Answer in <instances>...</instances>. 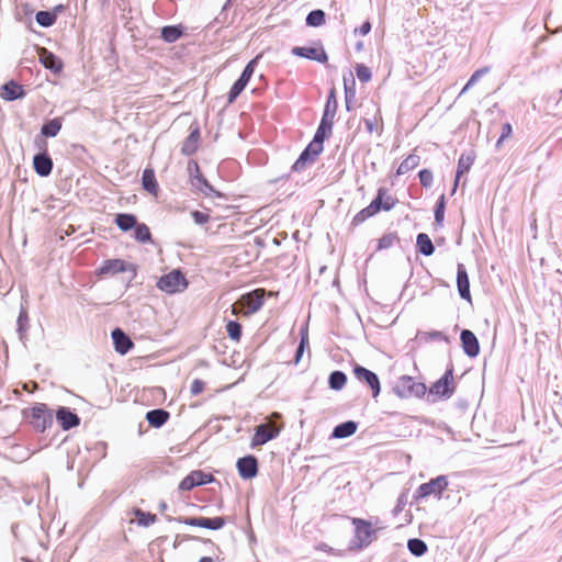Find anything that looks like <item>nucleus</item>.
Listing matches in <instances>:
<instances>
[{"label":"nucleus","mask_w":562,"mask_h":562,"mask_svg":"<svg viewBox=\"0 0 562 562\" xmlns=\"http://www.w3.org/2000/svg\"><path fill=\"white\" fill-rule=\"evenodd\" d=\"M336 109L337 102L335 93L331 91L326 102L324 114L321 124L314 135V138L293 164V171L299 172L303 170L307 162L314 161L315 158L323 151L324 139L331 133Z\"/></svg>","instance_id":"1"},{"label":"nucleus","mask_w":562,"mask_h":562,"mask_svg":"<svg viewBox=\"0 0 562 562\" xmlns=\"http://www.w3.org/2000/svg\"><path fill=\"white\" fill-rule=\"evenodd\" d=\"M355 526V538L351 541V549L360 550L372 542L374 530L370 521L361 518H352Z\"/></svg>","instance_id":"2"},{"label":"nucleus","mask_w":562,"mask_h":562,"mask_svg":"<svg viewBox=\"0 0 562 562\" xmlns=\"http://www.w3.org/2000/svg\"><path fill=\"white\" fill-rule=\"evenodd\" d=\"M394 393L402 398L416 396L420 397L426 393V385L413 380L412 376H401L393 387Z\"/></svg>","instance_id":"3"},{"label":"nucleus","mask_w":562,"mask_h":562,"mask_svg":"<svg viewBox=\"0 0 562 562\" xmlns=\"http://www.w3.org/2000/svg\"><path fill=\"white\" fill-rule=\"evenodd\" d=\"M265 290L257 289L240 297V300L233 306V313H237V308L244 310V314L250 315L258 312L263 304Z\"/></svg>","instance_id":"4"},{"label":"nucleus","mask_w":562,"mask_h":562,"mask_svg":"<svg viewBox=\"0 0 562 562\" xmlns=\"http://www.w3.org/2000/svg\"><path fill=\"white\" fill-rule=\"evenodd\" d=\"M158 289L167 293L181 292L187 289L188 282L179 270L162 276L157 282Z\"/></svg>","instance_id":"5"},{"label":"nucleus","mask_w":562,"mask_h":562,"mask_svg":"<svg viewBox=\"0 0 562 562\" xmlns=\"http://www.w3.org/2000/svg\"><path fill=\"white\" fill-rule=\"evenodd\" d=\"M31 423L41 432L53 424V413L46 404L40 403L31 408Z\"/></svg>","instance_id":"6"},{"label":"nucleus","mask_w":562,"mask_h":562,"mask_svg":"<svg viewBox=\"0 0 562 562\" xmlns=\"http://www.w3.org/2000/svg\"><path fill=\"white\" fill-rule=\"evenodd\" d=\"M448 486V480L445 475H439L427 483L422 484L416 493L418 498L429 495H440Z\"/></svg>","instance_id":"7"},{"label":"nucleus","mask_w":562,"mask_h":562,"mask_svg":"<svg viewBox=\"0 0 562 562\" xmlns=\"http://www.w3.org/2000/svg\"><path fill=\"white\" fill-rule=\"evenodd\" d=\"M353 374L360 382H364L369 385V387L372 391V396L374 398L379 396V394L381 392V385H380V380L374 372H372L361 366H356L353 368Z\"/></svg>","instance_id":"8"},{"label":"nucleus","mask_w":562,"mask_h":562,"mask_svg":"<svg viewBox=\"0 0 562 562\" xmlns=\"http://www.w3.org/2000/svg\"><path fill=\"white\" fill-rule=\"evenodd\" d=\"M213 481L211 473H205L201 470L192 471L179 484L181 491H190L195 486L204 485Z\"/></svg>","instance_id":"9"},{"label":"nucleus","mask_w":562,"mask_h":562,"mask_svg":"<svg viewBox=\"0 0 562 562\" xmlns=\"http://www.w3.org/2000/svg\"><path fill=\"white\" fill-rule=\"evenodd\" d=\"M452 381V369H450L431 385L429 390L430 394L438 395L440 397H450L453 392V389L451 387Z\"/></svg>","instance_id":"10"},{"label":"nucleus","mask_w":562,"mask_h":562,"mask_svg":"<svg viewBox=\"0 0 562 562\" xmlns=\"http://www.w3.org/2000/svg\"><path fill=\"white\" fill-rule=\"evenodd\" d=\"M184 525L192 527H202L212 530H218L225 526L223 517L205 518V517H190L180 520Z\"/></svg>","instance_id":"11"},{"label":"nucleus","mask_w":562,"mask_h":562,"mask_svg":"<svg viewBox=\"0 0 562 562\" xmlns=\"http://www.w3.org/2000/svg\"><path fill=\"white\" fill-rule=\"evenodd\" d=\"M292 54L297 57L307 58L311 60H316L318 63L325 64L328 59V56L323 47H293Z\"/></svg>","instance_id":"12"},{"label":"nucleus","mask_w":562,"mask_h":562,"mask_svg":"<svg viewBox=\"0 0 562 562\" xmlns=\"http://www.w3.org/2000/svg\"><path fill=\"white\" fill-rule=\"evenodd\" d=\"M236 467L240 477L245 480L252 479L258 473V462L254 456H246L238 459Z\"/></svg>","instance_id":"13"},{"label":"nucleus","mask_w":562,"mask_h":562,"mask_svg":"<svg viewBox=\"0 0 562 562\" xmlns=\"http://www.w3.org/2000/svg\"><path fill=\"white\" fill-rule=\"evenodd\" d=\"M279 435V429L274 426L261 424L256 428L255 436L252 438L254 446H261L269 440L276 438Z\"/></svg>","instance_id":"14"},{"label":"nucleus","mask_w":562,"mask_h":562,"mask_svg":"<svg viewBox=\"0 0 562 562\" xmlns=\"http://www.w3.org/2000/svg\"><path fill=\"white\" fill-rule=\"evenodd\" d=\"M56 419L63 430H69L80 424V418L67 407H59L56 412Z\"/></svg>","instance_id":"15"},{"label":"nucleus","mask_w":562,"mask_h":562,"mask_svg":"<svg viewBox=\"0 0 562 562\" xmlns=\"http://www.w3.org/2000/svg\"><path fill=\"white\" fill-rule=\"evenodd\" d=\"M112 339L115 351L120 355H126L130 349L134 346L131 338L120 328H115L112 331Z\"/></svg>","instance_id":"16"},{"label":"nucleus","mask_w":562,"mask_h":562,"mask_svg":"<svg viewBox=\"0 0 562 562\" xmlns=\"http://www.w3.org/2000/svg\"><path fill=\"white\" fill-rule=\"evenodd\" d=\"M191 184L201 191L204 195H211L212 193H215V190L213 187L207 182V180L202 176L200 172L198 164H194V173H191ZM216 195H220V193L216 192Z\"/></svg>","instance_id":"17"},{"label":"nucleus","mask_w":562,"mask_h":562,"mask_svg":"<svg viewBox=\"0 0 562 562\" xmlns=\"http://www.w3.org/2000/svg\"><path fill=\"white\" fill-rule=\"evenodd\" d=\"M457 286L462 299L471 301L470 282L467 270L462 263L458 265Z\"/></svg>","instance_id":"18"},{"label":"nucleus","mask_w":562,"mask_h":562,"mask_svg":"<svg viewBox=\"0 0 562 562\" xmlns=\"http://www.w3.org/2000/svg\"><path fill=\"white\" fill-rule=\"evenodd\" d=\"M461 341H462L463 350L469 357L477 356V353L480 351L479 341H477L475 335L471 330H469V329L462 330Z\"/></svg>","instance_id":"19"},{"label":"nucleus","mask_w":562,"mask_h":562,"mask_svg":"<svg viewBox=\"0 0 562 562\" xmlns=\"http://www.w3.org/2000/svg\"><path fill=\"white\" fill-rule=\"evenodd\" d=\"M40 61L47 69H50L54 72H59L63 68V63L59 58H57L53 53L48 52L46 48L38 49Z\"/></svg>","instance_id":"20"},{"label":"nucleus","mask_w":562,"mask_h":562,"mask_svg":"<svg viewBox=\"0 0 562 562\" xmlns=\"http://www.w3.org/2000/svg\"><path fill=\"white\" fill-rule=\"evenodd\" d=\"M34 170L41 177H47L53 169V161L46 154H37L33 159Z\"/></svg>","instance_id":"21"},{"label":"nucleus","mask_w":562,"mask_h":562,"mask_svg":"<svg viewBox=\"0 0 562 562\" xmlns=\"http://www.w3.org/2000/svg\"><path fill=\"white\" fill-rule=\"evenodd\" d=\"M0 97L7 101H13L24 97V89L15 81L7 82L0 92Z\"/></svg>","instance_id":"22"},{"label":"nucleus","mask_w":562,"mask_h":562,"mask_svg":"<svg viewBox=\"0 0 562 562\" xmlns=\"http://www.w3.org/2000/svg\"><path fill=\"white\" fill-rule=\"evenodd\" d=\"M473 161H474V155L472 151L464 153L460 156L459 161H458L457 175H456L452 193L456 192L461 176L463 173H465L467 171H469V169L473 165Z\"/></svg>","instance_id":"23"},{"label":"nucleus","mask_w":562,"mask_h":562,"mask_svg":"<svg viewBox=\"0 0 562 562\" xmlns=\"http://www.w3.org/2000/svg\"><path fill=\"white\" fill-rule=\"evenodd\" d=\"M358 425L353 420H348L337 425L331 434V437L337 439H344L352 436L357 431Z\"/></svg>","instance_id":"24"},{"label":"nucleus","mask_w":562,"mask_h":562,"mask_svg":"<svg viewBox=\"0 0 562 562\" xmlns=\"http://www.w3.org/2000/svg\"><path fill=\"white\" fill-rule=\"evenodd\" d=\"M199 140H200V132H199V128L196 127L193 131H191L190 135L184 140L181 151L188 156L192 155L198 148Z\"/></svg>","instance_id":"25"},{"label":"nucleus","mask_w":562,"mask_h":562,"mask_svg":"<svg viewBox=\"0 0 562 562\" xmlns=\"http://www.w3.org/2000/svg\"><path fill=\"white\" fill-rule=\"evenodd\" d=\"M420 162V157L416 154L408 155L398 166L396 170L397 176H403L414 170Z\"/></svg>","instance_id":"26"},{"label":"nucleus","mask_w":562,"mask_h":562,"mask_svg":"<svg viewBox=\"0 0 562 562\" xmlns=\"http://www.w3.org/2000/svg\"><path fill=\"white\" fill-rule=\"evenodd\" d=\"M169 418V413L164 409H153L146 414L147 422L154 427H161Z\"/></svg>","instance_id":"27"},{"label":"nucleus","mask_w":562,"mask_h":562,"mask_svg":"<svg viewBox=\"0 0 562 562\" xmlns=\"http://www.w3.org/2000/svg\"><path fill=\"white\" fill-rule=\"evenodd\" d=\"M136 223H137V218L133 214L121 213V214H117L115 217V224L123 232H127V231L134 228L136 226Z\"/></svg>","instance_id":"28"},{"label":"nucleus","mask_w":562,"mask_h":562,"mask_svg":"<svg viewBox=\"0 0 562 562\" xmlns=\"http://www.w3.org/2000/svg\"><path fill=\"white\" fill-rule=\"evenodd\" d=\"M416 245L419 252H422L424 256H431L435 251L431 239L425 233L417 235Z\"/></svg>","instance_id":"29"},{"label":"nucleus","mask_w":562,"mask_h":562,"mask_svg":"<svg viewBox=\"0 0 562 562\" xmlns=\"http://www.w3.org/2000/svg\"><path fill=\"white\" fill-rule=\"evenodd\" d=\"M142 183L146 191L156 194L158 191V183L155 178L154 170L145 169L142 177Z\"/></svg>","instance_id":"30"},{"label":"nucleus","mask_w":562,"mask_h":562,"mask_svg":"<svg viewBox=\"0 0 562 562\" xmlns=\"http://www.w3.org/2000/svg\"><path fill=\"white\" fill-rule=\"evenodd\" d=\"M61 128V122L59 119H53L42 126V134L46 137H55Z\"/></svg>","instance_id":"31"},{"label":"nucleus","mask_w":562,"mask_h":562,"mask_svg":"<svg viewBox=\"0 0 562 562\" xmlns=\"http://www.w3.org/2000/svg\"><path fill=\"white\" fill-rule=\"evenodd\" d=\"M407 548L409 552L415 557H422L427 551V544L417 538L409 539L407 542Z\"/></svg>","instance_id":"32"},{"label":"nucleus","mask_w":562,"mask_h":562,"mask_svg":"<svg viewBox=\"0 0 562 562\" xmlns=\"http://www.w3.org/2000/svg\"><path fill=\"white\" fill-rule=\"evenodd\" d=\"M347 382V376L341 371H334L329 375V386L333 390L339 391L341 390Z\"/></svg>","instance_id":"33"},{"label":"nucleus","mask_w":562,"mask_h":562,"mask_svg":"<svg viewBox=\"0 0 562 562\" xmlns=\"http://www.w3.org/2000/svg\"><path fill=\"white\" fill-rule=\"evenodd\" d=\"M134 228H135L134 238L136 240H138L139 243H143V244L151 240V234L146 224L136 223V226Z\"/></svg>","instance_id":"34"},{"label":"nucleus","mask_w":562,"mask_h":562,"mask_svg":"<svg viewBox=\"0 0 562 562\" xmlns=\"http://www.w3.org/2000/svg\"><path fill=\"white\" fill-rule=\"evenodd\" d=\"M35 20L41 26L49 27L56 22V14L50 11H38Z\"/></svg>","instance_id":"35"},{"label":"nucleus","mask_w":562,"mask_h":562,"mask_svg":"<svg viewBox=\"0 0 562 562\" xmlns=\"http://www.w3.org/2000/svg\"><path fill=\"white\" fill-rule=\"evenodd\" d=\"M325 23V12L323 10L311 11L306 16V24L308 26H321Z\"/></svg>","instance_id":"36"},{"label":"nucleus","mask_w":562,"mask_h":562,"mask_svg":"<svg viewBox=\"0 0 562 562\" xmlns=\"http://www.w3.org/2000/svg\"><path fill=\"white\" fill-rule=\"evenodd\" d=\"M182 35V32L179 27L177 26H165L162 27L161 30V36L162 38L168 42V43H173L176 42L177 40L180 38V36Z\"/></svg>","instance_id":"37"},{"label":"nucleus","mask_w":562,"mask_h":562,"mask_svg":"<svg viewBox=\"0 0 562 562\" xmlns=\"http://www.w3.org/2000/svg\"><path fill=\"white\" fill-rule=\"evenodd\" d=\"M124 271V261L120 259L105 261L101 268L102 273H117Z\"/></svg>","instance_id":"38"},{"label":"nucleus","mask_w":562,"mask_h":562,"mask_svg":"<svg viewBox=\"0 0 562 562\" xmlns=\"http://www.w3.org/2000/svg\"><path fill=\"white\" fill-rule=\"evenodd\" d=\"M344 87L346 93L347 109L349 110V102L355 98V78L351 72L349 74V77H344Z\"/></svg>","instance_id":"39"},{"label":"nucleus","mask_w":562,"mask_h":562,"mask_svg":"<svg viewBox=\"0 0 562 562\" xmlns=\"http://www.w3.org/2000/svg\"><path fill=\"white\" fill-rule=\"evenodd\" d=\"M490 71L488 67H483L479 70H476L472 76L471 78L469 79V81L467 82V85L463 87V89L461 90V93L460 94H463L464 92H467L472 86H474L484 75H487Z\"/></svg>","instance_id":"40"},{"label":"nucleus","mask_w":562,"mask_h":562,"mask_svg":"<svg viewBox=\"0 0 562 562\" xmlns=\"http://www.w3.org/2000/svg\"><path fill=\"white\" fill-rule=\"evenodd\" d=\"M226 331L229 338L237 341L241 336V326L235 321H229L226 325Z\"/></svg>","instance_id":"41"},{"label":"nucleus","mask_w":562,"mask_h":562,"mask_svg":"<svg viewBox=\"0 0 562 562\" xmlns=\"http://www.w3.org/2000/svg\"><path fill=\"white\" fill-rule=\"evenodd\" d=\"M135 515L137 517L138 524L148 527L149 525L154 524L156 521V515L144 513L140 509H137L135 512Z\"/></svg>","instance_id":"42"},{"label":"nucleus","mask_w":562,"mask_h":562,"mask_svg":"<svg viewBox=\"0 0 562 562\" xmlns=\"http://www.w3.org/2000/svg\"><path fill=\"white\" fill-rule=\"evenodd\" d=\"M445 206H446L445 195L442 194L439 198V200L437 202V205H436V209H435V222L439 226H441V224L443 222Z\"/></svg>","instance_id":"43"},{"label":"nucleus","mask_w":562,"mask_h":562,"mask_svg":"<svg viewBox=\"0 0 562 562\" xmlns=\"http://www.w3.org/2000/svg\"><path fill=\"white\" fill-rule=\"evenodd\" d=\"M356 74L361 82H368L371 80V70L362 64L357 65Z\"/></svg>","instance_id":"44"},{"label":"nucleus","mask_w":562,"mask_h":562,"mask_svg":"<svg viewBox=\"0 0 562 562\" xmlns=\"http://www.w3.org/2000/svg\"><path fill=\"white\" fill-rule=\"evenodd\" d=\"M386 194V190L384 188H380L378 190L376 198L370 203L371 209L376 214L380 210H383L382 207V200Z\"/></svg>","instance_id":"45"},{"label":"nucleus","mask_w":562,"mask_h":562,"mask_svg":"<svg viewBox=\"0 0 562 562\" xmlns=\"http://www.w3.org/2000/svg\"><path fill=\"white\" fill-rule=\"evenodd\" d=\"M386 194V190L384 188H380L378 190L376 198L370 203L371 209L376 214L380 210H383L382 207V200Z\"/></svg>","instance_id":"46"},{"label":"nucleus","mask_w":562,"mask_h":562,"mask_svg":"<svg viewBox=\"0 0 562 562\" xmlns=\"http://www.w3.org/2000/svg\"><path fill=\"white\" fill-rule=\"evenodd\" d=\"M397 237L394 234H387L379 239L378 249H387L394 245Z\"/></svg>","instance_id":"47"},{"label":"nucleus","mask_w":562,"mask_h":562,"mask_svg":"<svg viewBox=\"0 0 562 562\" xmlns=\"http://www.w3.org/2000/svg\"><path fill=\"white\" fill-rule=\"evenodd\" d=\"M423 187L429 188L432 184V172L429 169H423L418 173Z\"/></svg>","instance_id":"48"},{"label":"nucleus","mask_w":562,"mask_h":562,"mask_svg":"<svg viewBox=\"0 0 562 562\" xmlns=\"http://www.w3.org/2000/svg\"><path fill=\"white\" fill-rule=\"evenodd\" d=\"M244 89L245 86L236 81L228 92V103H233Z\"/></svg>","instance_id":"49"},{"label":"nucleus","mask_w":562,"mask_h":562,"mask_svg":"<svg viewBox=\"0 0 562 562\" xmlns=\"http://www.w3.org/2000/svg\"><path fill=\"white\" fill-rule=\"evenodd\" d=\"M512 125L509 123H506L502 127V133L499 138L497 139L496 146L501 147L506 138H508L512 135Z\"/></svg>","instance_id":"50"},{"label":"nucleus","mask_w":562,"mask_h":562,"mask_svg":"<svg viewBox=\"0 0 562 562\" xmlns=\"http://www.w3.org/2000/svg\"><path fill=\"white\" fill-rule=\"evenodd\" d=\"M195 224L202 225L210 221V215L200 211H193L191 213Z\"/></svg>","instance_id":"51"},{"label":"nucleus","mask_w":562,"mask_h":562,"mask_svg":"<svg viewBox=\"0 0 562 562\" xmlns=\"http://www.w3.org/2000/svg\"><path fill=\"white\" fill-rule=\"evenodd\" d=\"M257 64V58L250 60L247 66L245 67L244 71L241 72V77H244L245 79H248L250 80L252 74H254V70H255V65Z\"/></svg>","instance_id":"52"},{"label":"nucleus","mask_w":562,"mask_h":562,"mask_svg":"<svg viewBox=\"0 0 562 562\" xmlns=\"http://www.w3.org/2000/svg\"><path fill=\"white\" fill-rule=\"evenodd\" d=\"M204 385L205 383L199 379H195L192 383H191V387H190V392L192 395H198L200 394L203 390H204Z\"/></svg>","instance_id":"53"},{"label":"nucleus","mask_w":562,"mask_h":562,"mask_svg":"<svg viewBox=\"0 0 562 562\" xmlns=\"http://www.w3.org/2000/svg\"><path fill=\"white\" fill-rule=\"evenodd\" d=\"M396 203V200L393 199L391 195L385 194V196L382 200V207L384 211H390L394 207Z\"/></svg>","instance_id":"54"},{"label":"nucleus","mask_w":562,"mask_h":562,"mask_svg":"<svg viewBox=\"0 0 562 562\" xmlns=\"http://www.w3.org/2000/svg\"><path fill=\"white\" fill-rule=\"evenodd\" d=\"M369 217H371L368 213H366L364 209L361 210L359 213L356 214V216L353 217V223L355 224H360V223H363L364 221H367Z\"/></svg>","instance_id":"55"},{"label":"nucleus","mask_w":562,"mask_h":562,"mask_svg":"<svg viewBox=\"0 0 562 562\" xmlns=\"http://www.w3.org/2000/svg\"><path fill=\"white\" fill-rule=\"evenodd\" d=\"M369 217H371L368 213H366L364 209L361 210L359 213L356 214V216L353 217V223L355 224H360V223H363L364 221H367Z\"/></svg>","instance_id":"56"},{"label":"nucleus","mask_w":562,"mask_h":562,"mask_svg":"<svg viewBox=\"0 0 562 562\" xmlns=\"http://www.w3.org/2000/svg\"><path fill=\"white\" fill-rule=\"evenodd\" d=\"M27 323V312L25 310H21L19 317H18V325L20 330L24 327V325Z\"/></svg>","instance_id":"57"},{"label":"nucleus","mask_w":562,"mask_h":562,"mask_svg":"<svg viewBox=\"0 0 562 562\" xmlns=\"http://www.w3.org/2000/svg\"><path fill=\"white\" fill-rule=\"evenodd\" d=\"M371 30V24L369 21L364 22L359 29H356L355 32H358L360 35H367Z\"/></svg>","instance_id":"58"},{"label":"nucleus","mask_w":562,"mask_h":562,"mask_svg":"<svg viewBox=\"0 0 562 562\" xmlns=\"http://www.w3.org/2000/svg\"><path fill=\"white\" fill-rule=\"evenodd\" d=\"M306 340H307V339H306L305 337H303V338H302V340H301V342H300V345H299V347H297V350H296V358H295V362H299V361H300V359H301V357H302V355H303V351H304V346H305V344H306Z\"/></svg>","instance_id":"59"},{"label":"nucleus","mask_w":562,"mask_h":562,"mask_svg":"<svg viewBox=\"0 0 562 562\" xmlns=\"http://www.w3.org/2000/svg\"><path fill=\"white\" fill-rule=\"evenodd\" d=\"M65 10V5L64 4H57L53 8V10L50 11L52 13H55L56 16L58 15V13H61L63 11Z\"/></svg>","instance_id":"60"},{"label":"nucleus","mask_w":562,"mask_h":562,"mask_svg":"<svg viewBox=\"0 0 562 562\" xmlns=\"http://www.w3.org/2000/svg\"><path fill=\"white\" fill-rule=\"evenodd\" d=\"M432 339H443L445 335L441 331H432L429 334Z\"/></svg>","instance_id":"61"},{"label":"nucleus","mask_w":562,"mask_h":562,"mask_svg":"<svg viewBox=\"0 0 562 562\" xmlns=\"http://www.w3.org/2000/svg\"><path fill=\"white\" fill-rule=\"evenodd\" d=\"M318 550H323V551H331L333 549L330 547H328L326 543H321L318 547H317Z\"/></svg>","instance_id":"62"},{"label":"nucleus","mask_w":562,"mask_h":562,"mask_svg":"<svg viewBox=\"0 0 562 562\" xmlns=\"http://www.w3.org/2000/svg\"><path fill=\"white\" fill-rule=\"evenodd\" d=\"M364 211L366 213H368L370 216H373L375 213L373 212V210L371 209L370 204L364 207Z\"/></svg>","instance_id":"63"},{"label":"nucleus","mask_w":562,"mask_h":562,"mask_svg":"<svg viewBox=\"0 0 562 562\" xmlns=\"http://www.w3.org/2000/svg\"><path fill=\"white\" fill-rule=\"evenodd\" d=\"M199 562H213V560H212V558L204 557V558L200 559Z\"/></svg>","instance_id":"64"}]
</instances>
